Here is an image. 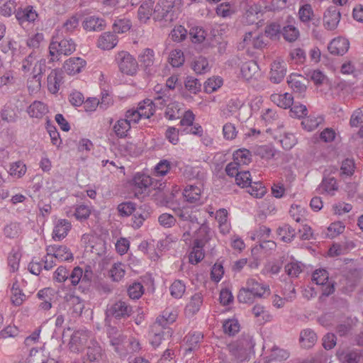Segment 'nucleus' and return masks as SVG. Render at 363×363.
<instances>
[{
	"label": "nucleus",
	"mask_w": 363,
	"mask_h": 363,
	"mask_svg": "<svg viewBox=\"0 0 363 363\" xmlns=\"http://www.w3.org/2000/svg\"><path fill=\"white\" fill-rule=\"evenodd\" d=\"M4 233L6 238H17L21 233L20 225L17 223H11L4 228Z\"/></svg>",
	"instance_id": "51"
},
{
	"label": "nucleus",
	"mask_w": 363,
	"mask_h": 363,
	"mask_svg": "<svg viewBox=\"0 0 363 363\" xmlns=\"http://www.w3.org/2000/svg\"><path fill=\"white\" fill-rule=\"evenodd\" d=\"M340 10L335 6H329L323 16L325 28L329 30H335L340 21Z\"/></svg>",
	"instance_id": "8"
},
{
	"label": "nucleus",
	"mask_w": 363,
	"mask_h": 363,
	"mask_svg": "<svg viewBox=\"0 0 363 363\" xmlns=\"http://www.w3.org/2000/svg\"><path fill=\"white\" fill-rule=\"evenodd\" d=\"M286 68L284 62L274 61L271 65L270 81L274 84L280 83L285 77Z\"/></svg>",
	"instance_id": "12"
},
{
	"label": "nucleus",
	"mask_w": 363,
	"mask_h": 363,
	"mask_svg": "<svg viewBox=\"0 0 363 363\" xmlns=\"http://www.w3.org/2000/svg\"><path fill=\"white\" fill-rule=\"evenodd\" d=\"M287 82L289 85L295 92L302 94L306 90V86L299 80H297L295 76L294 77L291 75Z\"/></svg>",
	"instance_id": "59"
},
{
	"label": "nucleus",
	"mask_w": 363,
	"mask_h": 363,
	"mask_svg": "<svg viewBox=\"0 0 363 363\" xmlns=\"http://www.w3.org/2000/svg\"><path fill=\"white\" fill-rule=\"evenodd\" d=\"M72 228L71 223L66 219H60L57 221L52 232L55 240H60L65 238Z\"/></svg>",
	"instance_id": "16"
},
{
	"label": "nucleus",
	"mask_w": 363,
	"mask_h": 363,
	"mask_svg": "<svg viewBox=\"0 0 363 363\" xmlns=\"http://www.w3.org/2000/svg\"><path fill=\"white\" fill-rule=\"evenodd\" d=\"M299 18L303 22H308L313 16V12L310 4H305L299 10Z\"/></svg>",
	"instance_id": "64"
},
{
	"label": "nucleus",
	"mask_w": 363,
	"mask_h": 363,
	"mask_svg": "<svg viewBox=\"0 0 363 363\" xmlns=\"http://www.w3.org/2000/svg\"><path fill=\"white\" fill-rule=\"evenodd\" d=\"M130 23L128 19H118L116 20L113 25V29L114 33H123L127 32L130 28Z\"/></svg>",
	"instance_id": "48"
},
{
	"label": "nucleus",
	"mask_w": 363,
	"mask_h": 363,
	"mask_svg": "<svg viewBox=\"0 0 363 363\" xmlns=\"http://www.w3.org/2000/svg\"><path fill=\"white\" fill-rule=\"evenodd\" d=\"M287 351L277 347H273L270 354L264 357V363H281L289 357Z\"/></svg>",
	"instance_id": "18"
},
{
	"label": "nucleus",
	"mask_w": 363,
	"mask_h": 363,
	"mask_svg": "<svg viewBox=\"0 0 363 363\" xmlns=\"http://www.w3.org/2000/svg\"><path fill=\"white\" fill-rule=\"evenodd\" d=\"M48 111L47 106L39 101H35L28 108V113L32 118H41Z\"/></svg>",
	"instance_id": "25"
},
{
	"label": "nucleus",
	"mask_w": 363,
	"mask_h": 363,
	"mask_svg": "<svg viewBox=\"0 0 363 363\" xmlns=\"http://www.w3.org/2000/svg\"><path fill=\"white\" fill-rule=\"evenodd\" d=\"M224 332L230 336L235 335L240 330V325L236 320H228L223 325Z\"/></svg>",
	"instance_id": "46"
},
{
	"label": "nucleus",
	"mask_w": 363,
	"mask_h": 363,
	"mask_svg": "<svg viewBox=\"0 0 363 363\" xmlns=\"http://www.w3.org/2000/svg\"><path fill=\"white\" fill-rule=\"evenodd\" d=\"M45 69V62L40 60L35 64L33 70V77L28 81V88L40 89L41 87L42 73Z\"/></svg>",
	"instance_id": "13"
},
{
	"label": "nucleus",
	"mask_w": 363,
	"mask_h": 363,
	"mask_svg": "<svg viewBox=\"0 0 363 363\" xmlns=\"http://www.w3.org/2000/svg\"><path fill=\"white\" fill-rule=\"evenodd\" d=\"M203 246V242L202 240L196 239L194 241L192 250L189 257L190 263L196 264L203 259L204 253L202 250Z\"/></svg>",
	"instance_id": "20"
},
{
	"label": "nucleus",
	"mask_w": 363,
	"mask_h": 363,
	"mask_svg": "<svg viewBox=\"0 0 363 363\" xmlns=\"http://www.w3.org/2000/svg\"><path fill=\"white\" fill-rule=\"evenodd\" d=\"M89 334V331L84 330H78L74 332L68 344L69 350L75 353L79 352L86 345Z\"/></svg>",
	"instance_id": "7"
},
{
	"label": "nucleus",
	"mask_w": 363,
	"mask_h": 363,
	"mask_svg": "<svg viewBox=\"0 0 363 363\" xmlns=\"http://www.w3.org/2000/svg\"><path fill=\"white\" fill-rule=\"evenodd\" d=\"M350 48V43L347 39L339 37L333 39L328 45L329 52L334 55H343Z\"/></svg>",
	"instance_id": "11"
},
{
	"label": "nucleus",
	"mask_w": 363,
	"mask_h": 363,
	"mask_svg": "<svg viewBox=\"0 0 363 363\" xmlns=\"http://www.w3.org/2000/svg\"><path fill=\"white\" fill-rule=\"evenodd\" d=\"M133 183L135 196L140 199L146 189L152 184V179L148 175L138 173L133 177Z\"/></svg>",
	"instance_id": "9"
},
{
	"label": "nucleus",
	"mask_w": 363,
	"mask_h": 363,
	"mask_svg": "<svg viewBox=\"0 0 363 363\" xmlns=\"http://www.w3.org/2000/svg\"><path fill=\"white\" fill-rule=\"evenodd\" d=\"M76 45L72 39H63L60 42L52 41L49 46L50 61L55 62L60 60V56L62 55H69L75 51Z\"/></svg>",
	"instance_id": "3"
},
{
	"label": "nucleus",
	"mask_w": 363,
	"mask_h": 363,
	"mask_svg": "<svg viewBox=\"0 0 363 363\" xmlns=\"http://www.w3.org/2000/svg\"><path fill=\"white\" fill-rule=\"evenodd\" d=\"M281 34L286 40L293 42L297 39L299 32L295 26L288 25L283 27Z\"/></svg>",
	"instance_id": "44"
},
{
	"label": "nucleus",
	"mask_w": 363,
	"mask_h": 363,
	"mask_svg": "<svg viewBox=\"0 0 363 363\" xmlns=\"http://www.w3.org/2000/svg\"><path fill=\"white\" fill-rule=\"evenodd\" d=\"M182 0H160L154 9L155 21L172 22L177 18L176 7L181 5Z\"/></svg>",
	"instance_id": "2"
},
{
	"label": "nucleus",
	"mask_w": 363,
	"mask_h": 363,
	"mask_svg": "<svg viewBox=\"0 0 363 363\" xmlns=\"http://www.w3.org/2000/svg\"><path fill=\"white\" fill-rule=\"evenodd\" d=\"M251 152L247 149H239L233 153V160L240 165L247 164L251 162Z\"/></svg>",
	"instance_id": "36"
},
{
	"label": "nucleus",
	"mask_w": 363,
	"mask_h": 363,
	"mask_svg": "<svg viewBox=\"0 0 363 363\" xmlns=\"http://www.w3.org/2000/svg\"><path fill=\"white\" fill-rule=\"evenodd\" d=\"M235 182L238 186L247 187L251 184L252 180L248 171L240 172L235 177Z\"/></svg>",
	"instance_id": "54"
},
{
	"label": "nucleus",
	"mask_w": 363,
	"mask_h": 363,
	"mask_svg": "<svg viewBox=\"0 0 363 363\" xmlns=\"http://www.w3.org/2000/svg\"><path fill=\"white\" fill-rule=\"evenodd\" d=\"M203 303V296L201 294L197 293L193 295L191 298L190 302L186 305L185 311L188 315H194L196 313Z\"/></svg>",
	"instance_id": "28"
},
{
	"label": "nucleus",
	"mask_w": 363,
	"mask_h": 363,
	"mask_svg": "<svg viewBox=\"0 0 363 363\" xmlns=\"http://www.w3.org/2000/svg\"><path fill=\"white\" fill-rule=\"evenodd\" d=\"M329 279L328 272L324 269L315 270L313 274V280L318 285H325Z\"/></svg>",
	"instance_id": "49"
},
{
	"label": "nucleus",
	"mask_w": 363,
	"mask_h": 363,
	"mask_svg": "<svg viewBox=\"0 0 363 363\" xmlns=\"http://www.w3.org/2000/svg\"><path fill=\"white\" fill-rule=\"evenodd\" d=\"M118 43L117 37L110 32L102 34L98 41V46L103 50H111Z\"/></svg>",
	"instance_id": "21"
},
{
	"label": "nucleus",
	"mask_w": 363,
	"mask_h": 363,
	"mask_svg": "<svg viewBox=\"0 0 363 363\" xmlns=\"http://www.w3.org/2000/svg\"><path fill=\"white\" fill-rule=\"evenodd\" d=\"M55 258L61 261H69L73 259V255L68 247L65 245L57 246L53 254Z\"/></svg>",
	"instance_id": "42"
},
{
	"label": "nucleus",
	"mask_w": 363,
	"mask_h": 363,
	"mask_svg": "<svg viewBox=\"0 0 363 363\" xmlns=\"http://www.w3.org/2000/svg\"><path fill=\"white\" fill-rule=\"evenodd\" d=\"M185 289L186 286L184 283L180 280H176L170 286L171 295L176 298H179L183 296Z\"/></svg>",
	"instance_id": "47"
},
{
	"label": "nucleus",
	"mask_w": 363,
	"mask_h": 363,
	"mask_svg": "<svg viewBox=\"0 0 363 363\" xmlns=\"http://www.w3.org/2000/svg\"><path fill=\"white\" fill-rule=\"evenodd\" d=\"M164 312L162 315L157 318L156 321L151 326L150 331V342L155 348L159 347L162 341L166 337L169 338L172 335V331L167 328L168 324L174 321V315Z\"/></svg>",
	"instance_id": "1"
},
{
	"label": "nucleus",
	"mask_w": 363,
	"mask_h": 363,
	"mask_svg": "<svg viewBox=\"0 0 363 363\" xmlns=\"http://www.w3.org/2000/svg\"><path fill=\"white\" fill-rule=\"evenodd\" d=\"M185 200L189 203H196L201 197V189L194 185H187L183 191Z\"/></svg>",
	"instance_id": "29"
},
{
	"label": "nucleus",
	"mask_w": 363,
	"mask_h": 363,
	"mask_svg": "<svg viewBox=\"0 0 363 363\" xmlns=\"http://www.w3.org/2000/svg\"><path fill=\"white\" fill-rule=\"evenodd\" d=\"M53 291L50 288H45L38 292L37 296L40 301L38 308L43 311H48L52 308Z\"/></svg>",
	"instance_id": "17"
},
{
	"label": "nucleus",
	"mask_w": 363,
	"mask_h": 363,
	"mask_svg": "<svg viewBox=\"0 0 363 363\" xmlns=\"http://www.w3.org/2000/svg\"><path fill=\"white\" fill-rule=\"evenodd\" d=\"M104 353L99 344L95 340H91L87 347L84 362L86 363H100L104 360Z\"/></svg>",
	"instance_id": "10"
},
{
	"label": "nucleus",
	"mask_w": 363,
	"mask_h": 363,
	"mask_svg": "<svg viewBox=\"0 0 363 363\" xmlns=\"http://www.w3.org/2000/svg\"><path fill=\"white\" fill-rule=\"evenodd\" d=\"M83 27L85 30L89 31H101L104 28L105 23L102 18L89 16L84 21Z\"/></svg>",
	"instance_id": "22"
},
{
	"label": "nucleus",
	"mask_w": 363,
	"mask_h": 363,
	"mask_svg": "<svg viewBox=\"0 0 363 363\" xmlns=\"http://www.w3.org/2000/svg\"><path fill=\"white\" fill-rule=\"evenodd\" d=\"M118 211L121 216H128L135 211V204L133 202H124L118 206Z\"/></svg>",
	"instance_id": "56"
},
{
	"label": "nucleus",
	"mask_w": 363,
	"mask_h": 363,
	"mask_svg": "<svg viewBox=\"0 0 363 363\" xmlns=\"http://www.w3.org/2000/svg\"><path fill=\"white\" fill-rule=\"evenodd\" d=\"M259 72V66L255 61L250 60L242 64L241 74L246 80L252 79Z\"/></svg>",
	"instance_id": "26"
},
{
	"label": "nucleus",
	"mask_w": 363,
	"mask_h": 363,
	"mask_svg": "<svg viewBox=\"0 0 363 363\" xmlns=\"http://www.w3.org/2000/svg\"><path fill=\"white\" fill-rule=\"evenodd\" d=\"M191 67L197 74H203L210 70V67L207 59L199 56L194 59L191 64Z\"/></svg>",
	"instance_id": "31"
},
{
	"label": "nucleus",
	"mask_w": 363,
	"mask_h": 363,
	"mask_svg": "<svg viewBox=\"0 0 363 363\" xmlns=\"http://www.w3.org/2000/svg\"><path fill=\"white\" fill-rule=\"evenodd\" d=\"M90 213L91 211L88 206L85 205H80L76 207L74 216L77 220L82 221L86 220L89 218Z\"/></svg>",
	"instance_id": "62"
},
{
	"label": "nucleus",
	"mask_w": 363,
	"mask_h": 363,
	"mask_svg": "<svg viewBox=\"0 0 363 363\" xmlns=\"http://www.w3.org/2000/svg\"><path fill=\"white\" fill-rule=\"evenodd\" d=\"M130 128L128 119H119L113 126V130L118 138H125Z\"/></svg>",
	"instance_id": "38"
},
{
	"label": "nucleus",
	"mask_w": 363,
	"mask_h": 363,
	"mask_svg": "<svg viewBox=\"0 0 363 363\" xmlns=\"http://www.w3.org/2000/svg\"><path fill=\"white\" fill-rule=\"evenodd\" d=\"M169 61L174 67H179L184 62V56L181 50H172L169 56Z\"/></svg>",
	"instance_id": "43"
},
{
	"label": "nucleus",
	"mask_w": 363,
	"mask_h": 363,
	"mask_svg": "<svg viewBox=\"0 0 363 363\" xmlns=\"http://www.w3.org/2000/svg\"><path fill=\"white\" fill-rule=\"evenodd\" d=\"M320 189L330 195H333L338 189L336 179L334 177H324L320 185Z\"/></svg>",
	"instance_id": "35"
},
{
	"label": "nucleus",
	"mask_w": 363,
	"mask_h": 363,
	"mask_svg": "<svg viewBox=\"0 0 363 363\" xmlns=\"http://www.w3.org/2000/svg\"><path fill=\"white\" fill-rule=\"evenodd\" d=\"M203 339V335L199 332L189 333L184 338L186 344V352H191L199 347V343Z\"/></svg>",
	"instance_id": "27"
},
{
	"label": "nucleus",
	"mask_w": 363,
	"mask_h": 363,
	"mask_svg": "<svg viewBox=\"0 0 363 363\" xmlns=\"http://www.w3.org/2000/svg\"><path fill=\"white\" fill-rule=\"evenodd\" d=\"M189 35L191 36V41L194 43H203L204 45L208 44L206 40V32L203 28L199 26L191 28L189 30Z\"/></svg>",
	"instance_id": "32"
},
{
	"label": "nucleus",
	"mask_w": 363,
	"mask_h": 363,
	"mask_svg": "<svg viewBox=\"0 0 363 363\" xmlns=\"http://www.w3.org/2000/svg\"><path fill=\"white\" fill-rule=\"evenodd\" d=\"M277 233L281 237L282 241L291 242L296 236V230L289 224H284L279 227Z\"/></svg>",
	"instance_id": "34"
},
{
	"label": "nucleus",
	"mask_w": 363,
	"mask_h": 363,
	"mask_svg": "<svg viewBox=\"0 0 363 363\" xmlns=\"http://www.w3.org/2000/svg\"><path fill=\"white\" fill-rule=\"evenodd\" d=\"M86 65V61L82 58L71 57L65 62L63 67L67 74L74 75L79 73Z\"/></svg>",
	"instance_id": "14"
},
{
	"label": "nucleus",
	"mask_w": 363,
	"mask_h": 363,
	"mask_svg": "<svg viewBox=\"0 0 363 363\" xmlns=\"http://www.w3.org/2000/svg\"><path fill=\"white\" fill-rule=\"evenodd\" d=\"M154 1L152 0H145L140 6L138 11V19L142 23H146L153 14L152 7Z\"/></svg>",
	"instance_id": "24"
},
{
	"label": "nucleus",
	"mask_w": 363,
	"mask_h": 363,
	"mask_svg": "<svg viewBox=\"0 0 363 363\" xmlns=\"http://www.w3.org/2000/svg\"><path fill=\"white\" fill-rule=\"evenodd\" d=\"M270 98L272 102L283 108H290L293 105L294 97L289 93L274 94L271 95Z\"/></svg>",
	"instance_id": "23"
},
{
	"label": "nucleus",
	"mask_w": 363,
	"mask_h": 363,
	"mask_svg": "<svg viewBox=\"0 0 363 363\" xmlns=\"http://www.w3.org/2000/svg\"><path fill=\"white\" fill-rule=\"evenodd\" d=\"M185 87L191 93L196 94L201 91V83L199 79L189 76L185 80Z\"/></svg>",
	"instance_id": "45"
},
{
	"label": "nucleus",
	"mask_w": 363,
	"mask_h": 363,
	"mask_svg": "<svg viewBox=\"0 0 363 363\" xmlns=\"http://www.w3.org/2000/svg\"><path fill=\"white\" fill-rule=\"evenodd\" d=\"M51 359L44 354V350H31L26 363H48Z\"/></svg>",
	"instance_id": "40"
},
{
	"label": "nucleus",
	"mask_w": 363,
	"mask_h": 363,
	"mask_svg": "<svg viewBox=\"0 0 363 363\" xmlns=\"http://www.w3.org/2000/svg\"><path fill=\"white\" fill-rule=\"evenodd\" d=\"M14 14L18 23L24 28L38 18V14L32 6L18 7L15 10Z\"/></svg>",
	"instance_id": "6"
},
{
	"label": "nucleus",
	"mask_w": 363,
	"mask_h": 363,
	"mask_svg": "<svg viewBox=\"0 0 363 363\" xmlns=\"http://www.w3.org/2000/svg\"><path fill=\"white\" fill-rule=\"evenodd\" d=\"M26 172V167L23 162L18 161L11 165L9 173L12 176H16L18 178L21 177Z\"/></svg>",
	"instance_id": "53"
},
{
	"label": "nucleus",
	"mask_w": 363,
	"mask_h": 363,
	"mask_svg": "<svg viewBox=\"0 0 363 363\" xmlns=\"http://www.w3.org/2000/svg\"><path fill=\"white\" fill-rule=\"evenodd\" d=\"M146 106H140V113L143 114V118H150L155 113V104L150 99L144 101Z\"/></svg>",
	"instance_id": "57"
},
{
	"label": "nucleus",
	"mask_w": 363,
	"mask_h": 363,
	"mask_svg": "<svg viewBox=\"0 0 363 363\" xmlns=\"http://www.w3.org/2000/svg\"><path fill=\"white\" fill-rule=\"evenodd\" d=\"M79 18L77 16H72L65 21L62 28L65 32L72 33L79 26Z\"/></svg>",
	"instance_id": "61"
},
{
	"label": "nucleus",
	"mask_w": 363,
	"mask_h": 363,
	"mask_svg": "<svg viewBox=\"0 0 363 363\" xmlns=\"http://www.w3.org/2000/svg\"><path fill=\"white\" fill-rule=\"evenodd\" d=\"M143 291V286L138 282L133 283L128 289V295L132 299H138L140 298Z\"/></svg>",
	"instance_id": "55"
},
{
	"label": "nucleus",
	"mask_w": 363,
	"mask_h": 363,
	"mask_svg": "<svg viewBox=\"0 0 363 363\" xmlns=\"http://www.w3.org/2000/svg\"><path fill=\"white\" fill-rule=\"evenodd\" d=\"M25 300L26 295L20 289L18 282H14L11 288V301L13 304L19 306Z\"/></svg>",
	"instance_id": "37"
},
{
	"label": "nucleus",
	"mask_w": 363,
	"mask_h": 363,
	"mask_svg": "<svg viewBox=\"0 0 363 363\" xmlns=\"http://www.w3.org/2000/svg\"><path fill=\"white\" fill-rule=\"evenodd\" d=\"M116 60L121 72L131 76L137 72L138 62L128 52H118L116 56Z\"/></svg>",
	"instance_id": "5"
},
{
	"label": "nucleus",
	"mask_w": 363,
	"mask_h": 363,
	"mask_svg": "<svg viewBox=\"0 0 363 363\" xmlns=\"http://www.w3.org/2000/svg\"><path fill=\"white\" fill-rule=\"evenodd\" d=\"M246 288L257 298L264 296L268 288L259 284L254 279H250L247 281Z\"/></svg>",
	"instance_id": "30"
},
{
	"label": "nucleus",
	"mask_w": 363,
	"mask_h": 363,
	"mask_svg": "<svg viewBox=\"0 0 363 363\" xmlns=\"http://www.w3.org/2000/svg\"><path fill=\"white\" fill-rule=\"evenodd\" d=\"M133 313L132 306L127 302L120 300L107 306L106 310V320L109 318L125 319L130 317Z\"/></svg>",
	"instance_id": "4"
},
{
	"label": "nucleus",
	"mask_w": 363,
	"mask_h": 363,
	"mask_svg": "<svg viewBox=\"0 0 363 363\" xmlns=\"http://www.w3.org/2000/svg\"><path fill=\"white\" fill-rule=\"evenodd\" d=\"M139 60L145 70L150 69L154 63V51L150 48L145 49L139 56Z\"/></svg>",
	"instance_id": "39"
},
{
	"label": "nucleus",
	"mask_w": 363,
	"mask_h": 363,
	"mask_svg": "<svg viewBox=\"0 0 363 363\" xmlns=\"http://www.w3.org/2000/svg\"><path fill=\"white\" fill-rule=\"evenodd\" d=\"M242 101H240L238 98L235 97L230 99L228 101L225 108L222 111L223 116L227 118L233 115L237 112L242 106Z\"/></svg>",
	"instance_id": "33"
},
{
	"label": "nucleus",
	"mask_w": 363,
	"mask_h": 363,
	"mask_svg": "<svg viewBox=\"0 0 363 363\" xmlns=\"http://www.w3.org/2000/svg\"><path fill=\"white\" fill-rule=\"evenodd\" d=\"M125 274V270L122 264H114L112 268L109 271V275L113 281H120Z\"/></svg>",
	"instance_id": "52"
},
{
	"label": "nucleus",
	"mask_w": 363,
	"mask_h": 363,
	"mask_svg": "<svg viewBox=\"0 0 363 363\" xmlns=\"http://www.w3.org/2000/svg\"><path fill=\"white\" fill-rule=\"evenodd\" d=\"M255 298H257L251 293L246 287L242 288L238 295V300L240 303H252Z\"/></svg>",
	"instance_id": "50"
},
{
	"label": "nucleus",
	"mask_w": 363,
	"mask_h": 363,
	"mask_svg": "<svg viewBox=\"0 0 363 363\" xmlns=\"http://www.w3.org/2000/svg\"><path fill=\"white\" fill-rule=\"evenodd\" d=\"M62 80V72L58 69H52L48 77V90L52 94L57 93L60 89Z\"/></svg>",
	"instance_id": "19"
},
{
	"label": "nucleus",
	"mask_w": 363,
	"mask_h": 363,
	"mask_svg": "<svg viewBox=\"0 0 363 363\" xmlns=\"http://www.w3.org/2000/svg\"><path fill=\"white\" fill-rule=\"evenodd\" d=\"M317 340V335L312 329L306 328L301 330L300 333L299 343L303 348H311L314 346Z\"/></svg>",
	"instance_id": "15"
},
{
	"label": "nucleus",
	"mask_w": 363,
	"mask_h": 363,
	"mask_svg": "<svg viewBox=\"0 0 363 363\" xmlns=\"http://www.w3.org/2000/svg\"><path fill=\"white\" fill-rule=\"evenodd\" d=\"M250 194L257 198H262L266 193V189L261 182H251Z\"/></svg>",
	"instance_id": "63"
},
{
	"label": "nucleus",
	"mask_w": 363,
	"mask_h": 363,
	"mask_svg": "<svg viewBox=\"0 0 363 363\" xmlns=\"http://www.w3.org/2000/svg\"><path fill=\"white\" fill-rule=\"evenodd\" d=\"M307 76L315 83L317 86L322 85L326 79L325 75L318 69L312 70L308 72Z\"/></svg>",
	"instance_id": "60"
},
{
	"label": "nucleus",
	"mask_w": 363,
	"mask_h": 363,
	"mask_svg": "<svg viewBox=\"0 0 363 363\" xmlns=\"http://www.w3.org/2000/svg\"><path fill=\"white\" fill-rule=\"evenodd\" d=\"M177 216L182 220L194 223L196 218L192 215V211L187 208H178L176 211Z\"/></svg>",
	"instance_id": "58"
},
{
	"label": "nucleus",
	"mask_w": 363,
	"mask_h": 363,
	"mask_svg": "<svg viewBox=\"0 0 363 363\" xmlns=\"http://www.w3.org/2000/svg\"><path fill=\"white\" fill-rule=\"evenodd\" d=\"M255 153L262 159L269 160L275 156L276 150L269 145H260L255 147Z\"/></svg>",
	"instance_id": "41"
}]
</instances>
